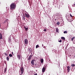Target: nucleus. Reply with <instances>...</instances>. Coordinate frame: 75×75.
Listing matches in <instances>:
<instances>
[{
  "label": "nucleus",
  "mask_w": 75,
  "mask_h": 75,
  "mask_svg": "<svg viewBox=\"0 0 75 75\" xmlns=\"http://www.w3.org/2000/svg\"><path fill=\"white\" fill-rule=\"evenodd\" d=\"M11 9L14 10L16 7V5L15 3H13L11 4L10 6Z\"/></svg>",
  "instance_id": "nucleus-1"
},
{
  "label": "nucleus",
  "mask_w": 75,
  "mask_h": 75,
  "mask_svg": "<svg viewBox=\"0 0 75 75\" xmlns=\"http://www.w3.org/2000/svg\"><path fill=\"white\" fill-rule=\"evenodd\" d=\"M20 70H21V74H23L24 72V67H23V66H21V67Z\"/></svg>",
  "instance_id": "nucleus-2"
},
{
  "label": "nucleus",
  "mask_w": 75,
  "mask_h": 75,
  "mask_svg": "<svg viewBox=\"0 0 75 75\" xmlns=\"http://www.w3.org/2000/svg\"><path fill=\"white\" fill-rule=\"evenodd\" d=\"M67 73H68V72H69V71H70V70H71V67H70L68 66L67 67Z\"/></svg>",
  "instance_id": "nucleus-3"
},
{
  "label": "nucleus",
  "mask_w": 75,
  "mask_h": 75,
  "mask_svg": "<svg viewBox=\"0 0 75 75\" xmlns=\"http://www.w3.org/2000/svg\"><path fill=\"white\" fill-rule=\"evenodd\" d=\"M25 17H26L27 18H29V17H30V16L29 14H27V13H25Z\"/></svg>",
  "instance_id": "nucleus-4"
},
{
  "label": "nucleus",
  "mask_w": 75,
  "mask_h": 75,
  "mask_svg": "<svg viewBox=\"0 0 75 75\" xmlns=\"http://www.w3.org/2000/svg\"><path fill=\"white\" fill-rule=\"evenodd\" d=\"M28 40L27 39H25L24 40V42L25 44H28Z\"/></svg>",
  "instance_id": "nucleus-5"
},
{
  "label": "nucleus",
  "mask_w": 75,
  "mask_h": 75,
  "mask_svg": "<svg viewBox=\"0 0 75 75\" xmlns=\"http://www.w3.org/2000/svg\"><path fill=\"white\" fill-rule=\"evenodd\" d=\"M31 58H32V55H30V56L29 58L28 59V60H29V61H31Z\"/></svg>",
  "instance_id": "nucleus-6"
},
{
  "label": "nucleus",
  "mask_w": 75,
  "mask_h": 75,
  "mask_svg": "<svg viewBox=\"0 0 75 75\" xmlns=\"http://www.w3.org/2000/svg\"><path fill=\"white\" fill-rule=\"evenodd\" d=\"M45 68L43 67L42 69V72H45Z\"/></svg>",
  "instance_id": "nucleus-7"
},
{
  "label": "nucleus",
  "mask_w": 75,
  "mask_h": 75,
  "mask_svg": "<svg viewBox=\"0 0 75 75\" xmlns=\"http://www.w3.org/2000/svg\"><path fill=\"white\" fill-rule=\"evenodd\" d=\"M17 57L18 59H20V57H21L20 55L19 54H18L17 55Z\"/></svg>",
  "instance_id": "nucleus-8"
},
{
  "label": "nucleus",
  "mask_w": 75,
  "mask_h": 75,
  "mask_svg": "<svg viewBox=\"0 0 75 75\" xmlns=\"http://www.w3.org/2000/svg\"><path fill=\"white\" fill-rule=\"evenodd\" d=\"M2 38H3L2 34L0 33V39H1Z\"/></svg>",
  "instance_id": "nucleus-9"
},
{
  "label": "nucleus",
  "mask_w": 75,
  "mask_h": 75,
  "mask_svg": "<svg viewBox=\"0 0 75 75\" xmlns=\"http://www.w3.org/2000/svg\"><path fill=\"white\" fill-rule=\"evenodd\" d=\"M34 62L33 61H32L31 62V63L32 65H34Z\"/></svg>",
  "instance_id": "nucleus-10"
},
{
  "label": "nucleus",
  "mask_w": 75,
  "mask_h": 75,
  "mask_svg": "<svg viewBox=\"0 0 75 75\" xmlns=\"http://www.w3.org/2000/svg\"><path fill=\"white\" fill-rule=\"evenodd\" d=\"M22 17H23L22 19L23 20H25V16L23 15V16Z\"/></svg>",
  "instance_id": "nucleus-11"
},
{
  "label": "nucleus",
  "mask_w": 75,
  "mask_h": 75,
  "mask_svg": "<svg viewBox=\"0 0 75 75\" xmlns=\"http://www.w3.org/2000/svg\"><path fill=\"white\" fill-rule=\"evenodd\" d=\"M59 30L58 29V28H56V33H58V31Z\"/></svg>",
  "instance_id": "nucleus-12"
},
{
  "label": "nucleus",
  "mask_w": 75,
  "mask_h": 75,
  "mask_svg": "<svg viewBox=\"0 0 75 75\" xmlns=\"http://www.w3.org/2000/svg\"><path fill=\"white\" fill-rule=\"evenodd\" d=\"M61 39L63 40H65V38L64 37H62Z\"/></svg>",
  "instance_id": "nucleus-13"
},
{
  "label": "nucleus",
  "mask_w": 75,
  "mask_h": 75,
  "mask_svg": "<svg viewBox=\"0 0 75 75\" xmlns=\"http://www.w3.org/2000/svg\"><path fill=\"white\" fill-rule=\"evenodd\" d=\"M40 61L41 63H42L44 62V60L43 59H41Z\"/></svg>",
  "instance_id": "nucleus-14"
},
{
  "label": "nucleus",
  "mask_w": 75,
  "mask_h": 75,
  "mask_svg": "<svg viewBox=\"0 0 75 75\" xmlns=\"http://www.w3.org/2000/svg\"><path fill=\"white\" fill-rule=\"evenodd\" d=\"M9 57H13V55H12V54H9Z\"/></svg>",
  "instance_id": "nucleus-15"
},
{
  "label": "nucleus",
  "mask_w": 75,
  "mask_h": 75,
  "mask_svg": "<svg viewBox=\"0 0 75 75\" xmlns=\"http://www.w3.org/2000/svg\"><path fill=\"white\" fill-rule=\"evenodd\" d=\"M6 71H7V67H6V68L4 69V73H6Z\"/></svg>",
  "instance_id": "nucleus-16"
},
{
  "label": "nucleus",
  "mask_w": 75,
  "mask_h": 75,
  "mask_svg": "<svg viewBox=\"0 0 75 75\" xmlns=\"http://www.w3.org/2000/svg\"><path fill=\"white\" fill-rule=\"evenodd\" d=\"M57 25H59V24H60V22H57Z\"/></svg>",
  "instance_id": "nucleus-17"
},
{
  "label": "nucleus",
  "mask_w": 75,
  "mask_h": 75,
  "mask_svg": "<svg viewBox=\"0 0 75 75\" xmlns=\"http://www.w3.org/2000/svg\"><path fill=\"white\" fill-rule=\"evenodd\" d=\"M75 37H74L73 38H72L71 39V41H74V39H75Z\"/></svg>",
  "instance_id": "nucleus-18"
},
{
  "label": "nucleus",
  "mask_w": 75,
  "mask_h": 75,
  "mask_svg": "<svg viewBox=\"0 0 75 75\" xmlns=\"http://www.w3.org/2000/svg\"><path fill=\"white\" fill-rule=\"evenodd\" d=\"M68 33V32H67V31H65L64 32V34H67V33Z\"/></svg>",
  "instance_id": "nucleus-19"
},
{
  "label": "nucleus",
  "mask_w": 75,
  "mask_h": 75,
  "mask_svg": "<svg viewBox=\"0 0 75 75\" xmlns=\"http://www.w3.org/2000/svg\"><path fill=\"white\" fill-rule=\"evenodd\" d=\"M26 31H27V30H28V28H26V27H24Z\"/></svg>",
  "instance_id": "nucleus-20"
},
{
  "label": "nucleus",
  "mask_w": 75,
  "mask_h": 75,
  "mask_svg": "<svg viewBox=\"0 0 75 75\" xmlns=\"http://www.w3.org/2000/svg\"><path fill=\"white\" fill-rule=\"evenodd\" d=\"M6 59L7 61H9V58H8V57H7Z\"/></svg>",
  "instance_id": "nucleus-21"
},
{
  "label": "nucleus",
  "mask_w": 75,
  "mask_h": 75,
  "mask_svg": "<svg viewBox=\"0 0 75 75\" xmlns=\"http://www.w3.org/2000/svg\"><path fill=\"white\" fill-rule=\"evenodd\" d=\"M73 43L75 44V40H74L73 41Z\"/></svg>",
  "instance_id": "nucleus-22"
},
{
  "label": "nucleus",
  "mask_w": 75,
  "mask_h": 75,
  "mask_svg": "<svg viewBox=\"0 0 75 75\" xmlns=\"http://www.w3.org/2000/svg\"><path fill=\"white\" fill-rule=\"evenodd\" d=\"M38 47H39V45H37L36 46V48H37Z\"/></svg>",
  "instance_id": "nucleus-23"
},
{
  "label": "nucleus",
  "mask_w": 75,
  "mask_h": 75,
  "mask_svg": "<svg viewBox=\"0 0 75 75\" xmlns=\"http://www.w3.org/2000/svg\"><path fill=\"white\" fill-rule=\"evenodd\" d=\"M75 65L74 64H72L71 65V67H74L75 66Z\"/></svg>",
  "instance_id": "nucleus-24"
},
{
  "label": "nucleus",
  "mask_w": 75,
  "mask_h": 75,
  "mask_svg": "<svg viewBox=\"0 0 75 75\" xmlns=\"http://www.w3.org/2000/svg\"><path fill=\"white\" fill-rule=\"evenodd\" d=\"M6 21H4V22H3V24H5L6 23Z\"/></svg>",
  "instance_id": "nucleus-25"
},
{
  "label": "nucleus",
  "mask_w": 75,
  "mask_h": 75,
  "mask_svg": "<svg viewBox=\"0 0 75 75\" xmlns=\"http://www.w3.org/2000/svg\"><path fill=\"white\" fill-rule=\"evenodd\" d=\"M58 41L59 42H62V40H59Z\"/></svg>",
  "instance_id": "nucleus-26"
},
{
  "label": "nucleus",
  "mask_w": 75,
  "mask_h": 75,
  "mask_svg": "<svg viewBox=\"0 0 75 75\" xmlns=\"http://www.w3.org/2000/svg\"><path fill=\"white\" fill-rule=\"evenodd\" d=\"M4 54H5V55H6V56H7V55H8V54H6V53H4Z\"/></svg>",
  "instance_id": "nucleus-27"
},
{
  "label": "nucleus",
  "mask_w": 75,
  "mask_h": 75,
  "mask_svg": "<svg viewBox=\"0 0 75 75\" xmlns=\"http://www.w3.org/2000/svg\"><path fill=\"white\" fill-rule=\"evenodd\" d=\"M47 31V29H45L44 30V31Z\"/></svg>",
  "instance_id": "nucleus-28"
},
{
  "label": "nucleus",
  "mask_w": 75,
  "mask_h": 75,
  "mask_svg": "<svg viewBox=\"0 0 75 75\" xmlns=\"http://www.w3.org/2000/svg\"><path fill=\"white\" fill-rule=\"evenodd\" d=\"M70 16L71 17H73L72 16V15H71V14H70Z\"/></svg>",
  "instance_id": "nucleus-29"
},
{
  "label": "nucleus",
  "mask_w": 75,
  "mask_h": 75,
  "mask_svg": "<svg viewBox=\"0 0 75 75\" xmlns=\"http://www.w3.org/2000/svg\"><path fill=\"white\" fill-rule=\"evenodd\" d=\"M43 48H46V47L44 46L43 47Z\"/></svg>",
  "instance_id": "nucleus-30"
},
{
  "label": "nucleus",
  "mask_w": 75,
  "mask_h": 75,
  "mask_svg": "<svg viewBox=\"0 0 75 75\" xmlns=\"http://www.w3.org/2000/svg\"><path fill=\"white\" fill-rule=\"evenodd\" d=\"M4 62L5 64H6V61H4Z\"/></svg>",
  "instance_id": "nucleus-31"
},
{
  "label": "nucleus",
  "mask_w": 75,
  "mask_h": 75,
  "mask_svg": "<svg viewBox=\"0 0 75 75\" xmlns=\"http://www.w3.org/2000/svg\"><path fill=\"white\" fill-rule=\"evenodd\" d=\"M34 75H37V74H34Z\"/></svg>",
  "instance_id": "nucleus-32"
},
{
  "label": "nucleus",
  "mask_w": 75,
  "mask_h": 75,
  "mask_svg": "<svg viewBox=\"0 0 75 75\" xmlns=\"http://www.w3.org/2000/svg\"><path fill=\"white\" fill-rule=\"evenodd\" d=\"M42 47H44V45H43V44H42Z\"/></svg>",
  "instance_id": "nucleus-33"
},
{
  "label": "nucleus",
  "mask_w": 75,
  "mask_h": 75,
  "mask_svg": "<svg viewBox=\"0 0 75 75\" xmlns=\"http://www.w3.org/2000/svg\"><path fill=\"white\" fill-rule=\"evenodd\" d=\"M1 27V24L0 23V27Z\"/></svg>",
  "instance_id": "nucleus-34"
},
{
  "label": "nucleus",
  "mask_w": 75,
  "mask_h": 75,
  "mask_svg": "<svg viewBox=\"0 0 75 75\" xmlns=\"http://www.w3.org/2000/svg\"><path fill=\"white\" fill-rule=\"evenodd\" d=\"M12 53L13 55V52H12Z\"/></svg>",
  "instance_id": "nucleus-35"
},
{
  "label": "nucleus",
  "mask_w": 75,
  "mask_h": 75,
  "mask_svg": "<svg viewBox=\"0 0 75 75\" xmlns=\"http://www.w3.org/2000/svg\"><path fill=\"white\" fill-rule=\"evenodd\" d=\"M74 6L75 7V4H74Z\"/></svg>",
  "instance_id": "nucleus-36"
},
{
  "label": "nucleus",
  "mask_w": 75,
  "mask_h": 75,
  "mask_svg": "<svg viewBox=\"0 0 75 75\" xmlns=\"http://www.w3.org/2000/svg\"><path fill=\"white\" fill-rule=\"evenodd\" d=\"M69 18H68V20H69Z\"/></svg>",
  "instance_id": "nucleus-37"
},
{
  "label": "nucleus",
  "mask_w": 75,
  "mask_h": 75,
  "mask_svg": "<svg viewBox=\"0 0 75 75\" xmlns=\"http://www.w3.org/2000/svg\"><path fill=\"white\" fill-rule=\"evenodd\" d=\"M21 74H21L20 75H22Z\"/></svg>",
  "instance_id": "nucleus-38"
},
{
  "label": "nucleus",
  "mask_w": 75,
  "mask_h": 75,
  "mask_svg": "<svg viewBox=\"0 0 75 75\" xmlns=\"http://www.w3.org/2000/svg\"><path fill=\"white\" fill-rule=\"evenodd\" d=\"M35 65H37V64H36Z\"/></svg>",
  "instance_id": "nucleus-39"
}]
</instances>
